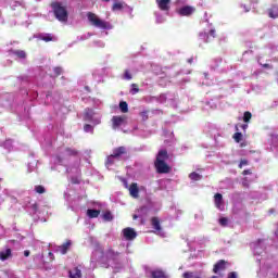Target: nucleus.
I'll return each instance as SVG.
<instances>
[{
    "label": "nucleus",
    "mask_w": 278,
    "mask_h": 278,
    "mask_svg": "<svg viewBox=\"0 0 278 278\" xmlns=\"http://www.w3.org/2000/svg\"><path fill=\"white\" fill-rule=\"evenodd\" d=\"M170 155H168L167 150H160L156 154V159L154 161V168L159 175H168L173 170L170 165L166 163L169 160Z\"/></svg>",
    "instance_id": "obj_1"
},
{
    "label": "nucleus",
    "mask_w": 278,
    "mask_h": 278,
    "mask_svg": "<svg viewBox=\"0 0 278 278\" xmlns=\"http://www.w3.org/2000/svg\"><path fill=\"white\" fill-rule=\"evenodd\" d=\"M52 12L60 23L68 22V11L66 7L62 5V2H52L51 3Z\"/></svg>",
    "instance_id": "obj_2"
},
{
    "label": "nucleus",
    "mask_w": 278,
    "mask_h": 278,
    "mask_svg": "<svg viewBox=\"0 0 278 278\" xmlns=\"http://www.w3.org/2000/svg\"><path fill=\"white\" fill-rule=\"evenodd\" d=\"M87 18L89 23L93 27H98V29H112V24H110V22L99 18V16L92 12L87 13Z\"/></svg>",
    "instance_id": "obj_3"
},
{
    "label": "nucleus",
    "mask_w": 278,
    "mask_h": 278,
    "mask_svg": "<svg viewBox=\"0 0 278 278\" xmlns=\"http://www.w3.org/2000/svg\"><path fill=\"white\" fill-rule=\"evenodd\" d=\"M112 128L118 129V127H123L127 123V116L125 115H115L112 117Z\"/></svg>",
    "instance_id": "obj_4"
},
{
    "label": "nucleus",
    "mask_w": 278,
    "mask_h": 278,
    "mask_svg": "<svg viewBox=\"0 0 278 278\" xmlns=\"http://www.w3.org/2000/svg\"><path fill=\"white\" fill-rule=\"evenodd\" d=\"M197 12V9L194 7L185 5L178 10V14L180 16H192Z\"/></svg>",
    "instance_id": "obj_5"
},
{
    "label": "nucleus",
    "mask_w": 278,
    "mask_h": 278,
    "mask_svg": "<svg viewBox=\"0 0 278 278\" xmlns=\"http://www.w3.org/2000/svg\"><path fill=\"white\" fill-rule=\"evenodd\" d=\"M123 236L126 240H136L138 233L136 232V230H134V228L128 227L123 229Z\"/></svg>",
    "instance_id": "obj_6"
},
{
    "label": "nucleus",
    "mask_w": 278,
    "mask_h": 278,
    "mask_svg": "<svg viewBox=\"0 0 278 278\" xmlns=\"http://www.w3.org/2000/svg\"><path fill=\"white\" fill-rule=\"evenodd\" d=\"M214 203H215V207H217V210H222V211L225 210V201L223 200L222 193H215Z\"/></svg>",
    "instance_id": "obj_7"
},
{
    "label": "nucleus",
    "mask_w": 278,
    "mask_h": 278,
    "mask_svg": "<svg viewBox=\"0 0 278 278\" xmlns=\"http://www.w3.org/2000/svg\"><path fill=\"white\" fill-rule=\"evenodd\" d=\"M156 4L163 12H168L170 10V0H156Z\"/></svg>",
    "instance_id": "obj_8"
},
{
    "label": "nucleus",
    "mask_w": 278,
    "mask_h": 278,
    "mask_svg": "<svg viewBox=\"0 0 278 278\" xmlns=\"http://www.w3.org/2000/svg\"><path fill=\"white\" fill-rule=\"evenodd\" d=\"M126 153H127V148H125V147H118V148H115L114 150H113V153H112V155H113V157H115L116 160H118V157H121V155H126Z\"/></svg>",
    "instance_id": "obj_9"
},
{
    "label": "nucleus",
    "mask_w": 278,
    "mask_h": 278,
    "mask_svg": "<svg viewBox=\"0 0 278 278\" xmlns=\"http://www.w3.org/2000/svg\"><path fill=\"white\" fill-rule=\"evenodd\" d=\"M227 262L225 260H219L213 267V273L217 274L220 270H225L227 267Z\"/></svg>",
    "instance_id": "obj_10"
},
{
    "label": "nucleus",
    "mask_w": 278,
    "mask_h": 278,
    "mask_svg": "<svg viewBox=\"0 0 278 278\" xmlns=\"http://www.w3.org/2000/svg\"><path fill=\"white\" fill-rule=\"evenodd\" d=\"M129 193H130V197H132L134 199H138L139 194H140V189H138V184L132 182L130 185Z\"/></svg>",
    "instance_id": "obj_11"
},
{
    "label": "nucleus",
    "mask_w": 278,
    "mask_h": 278,
    "mask_svg": "<svg viewBox=\"0 0 278 278\" xmlns=\"http://www.w3.org/2000/svg\"><path fill=\"white\" fill-rule=\"evenodd\" d=\"M71 240H67L65 243L62 245H59L56 251H60L61 255H66L68 253V249H71Z\"/></svg>",
    "instance_id": "obj_12"
},
{
    "label": "nucleus",
    "mask_w": 278,
    "mask_h": 278,
    "mask_svg": "<svg viewBox=\"0 0 278 278\" xmlns=\"http://www.w3.org/2000/svg\"><path fill=\"white\" fill-rule=\"evenodd\" d=\"M10 257H12V249L8 248L0 252L1 262H5V261L10 260Z\"/></svg>",
    "instance_id": "obj_13"
},
{
    "label": "nucleus",
    "mask_w": 278,
    "mask_h": 278,
    "mask_svg": "<svg viewBox=\"0 0 278 278\" xmlns=\"http://www.w3.org/2000/svg\"><path fill=\"white\" fill-rule=\"evenodd\" d=\"M150 223L155 231H162V225L160 222V217H151Z\"/></svg>",
    "instance_id": "obj_14"
},
{
    "label": "nucleus",
    "mask_w": 278,
    "mask_h": 278,
    "mask_svg": "<svg viewBox=\"0 0 278 278\" xmlns=\"http://www.w3.org/2000/svg\"><path fill=\"white\" fill-rule=\"evenodd\" d=\"M118 255H121V253L115 252L113 249H109L106 251V258L112 260V262H116L118 260Z\"/></svg>",
    "instance_id": "obj_15"
},
{
    "label": "nucleus",
    "mask_w": 278,
    "mask_h": 278,
    "mask_svg": "<svg viewBox=\"0 0 278 278\" xmlns=\"http://www.w3.org/2000/svg\"><path fill=\"white\" fill-rule=\"evenodd\" d=\"M268 16L269 18H278V4L271 5L268 10Z\"/></svg>",
    "instance_id": "obj_16"
},
{
    "label": "nucleus",
    "mask_w": 278,
    "mask_h": 278,
    "mask_svg": "<svg viewBox=\"0 0 278 278\" xmlns=\"http://www.w3.org/2000/svg\"><path fill=\"white\" fill-rule=\"evenodd\" d=\"M151 277L152 278H168V276H166V273H164V270L162 269H156L151 271Z\"/></svg>",
    "instance_id": "obj_17"
},
{
    "label": "nucleus",
    "mask_w": 278,
    "mask_h": 278,
    "mask_svg": "<svg viewBox=\"0 0 278 278\" xmlns=\"http://www.w3.org/2000/svg\"><path fill=\"white\" fill-rule=\"evenodd\" d=\"M99 214H101V211L99 210H92V208L87 210V216L89 218H99Z\"/></svg>",
    "instance_id": "obj_18"
},
{
    "label": "nucleus",
    "mask_w": 278,
    "mask_h": 278,
    "mask_svg": "<svg viewBox=\"0 0 278 278\" xmlns=\"http://www.w3.org/2000/svg\"><path fill=\"white\" fill-rule=\"evenodd\" d=\"M125 5H127V4H125V2H115L112 5V11L118 12V11L123 10L125 8Z\"/></svg>",
    "instance_id": "obj_19"
},
{
    "label": "nucleus",
    "mask_w": 278,
    "mask_h": 278,
    "mask_svg": "<svg viewBox=\"0 0 278 278\" xmlns=\"http://www.w3.org/2000/svg\"><path fill=\"white\" fill-rule=\"evenodd\" d=\"M13 55H16L20 60H25V58H27V52H25V50H14Z\"/></svg>",
    "instance_id": "obj_20"
},
{
    "label": "nucleus",
    "mask_w": 278,
    "mask_h": 278,
    "mask_svg": "<svg viewBox=\"0 0 278 278\" xmlns=\"http://www.w3.org/2000/svg\"><path fill=\"white\" fill-rule=\"evenodd\" d=\"M70 278H81V269L79 267L74 268V274L73 271H68Z\"/></svg>",
    "instance_id": "obj_21"
},
{
    "label": "nucleus",
    "mask_w": 278,
    "mask_h": 278,
    "mask_svg": "<svg viewBox=\"0 0 278 278\" xmlns=\"http://www.w3.org/2000/svg\"><path fill=\"white\" fill-rule=\"evenodd\" d=\"M119 110L123 114H127L129 112V104L126 101L119 102Z\"/></svg>",
    "instance_id": "obj_22"
},
{
    "label": "nucleus",
    "mask_w": 278,
    "mask_h": 278,
    "mask_svg": "<svg viewBox=\"0 0 278 278\" xmlns=\"http://www.w3.org/2000/svg\"><path fill=\"white\" fill-rule=\"evenodd\" d=\"M65 153L66 155H68L70 157H75L77 156L78 152L75 149L72 148H65Z\"/></svg>",
    "instance_id": "obj_23"
},
{
    "label": "nucleus",
    "mask_w": 278,
    "mask_h": 278,
    "mask_svg": "<svg viewBox=\"0 0 278 278\" xmlns=\"http://www.w3.org/2000/svg\"><path fill=\"white\" fill-rule=\"evenodd\" d=\"M251 118H253V114H251V112H249V111H245L244 114H243V122L244 123H250Z\"/></svg>",
    "instance_id": "obj_24"
},
{
    "label": "nucleus",
    "mask_w": 278,
    "mask_h": 278,
    "mask_svg": "<svg viewBox=\"0 0 278 278\" xmlns=\"http://www.w3.org/2000/svg\"><path fill=\"white\" fill-rule=\"evenodd\" d=\"M40 40H43V42H51L53 40V36H51V34L41 35Z\"/></svg>",
    "instance_id": "obj_25"
},
{
    "label": "nucleus",
    "mask_w": 278,
    "mask_h": 278,
    "mask_svg": "<svg viewBox=\"0 0 278 278\" xmlns=\"http://www.w3.org/2000/svg\"><path fill=\"white\" fill-rule=\"evenodd\" d=\"M35 192H37V194H45L47 192V190L45 189V187L42 185H38L35 187Z\"/></svg>",
    "instance_id": "obj_26"
},
{
    "label": "nucleus",
    "mask_w": 278,
    "mask_h": 278,
    "mask_svg": "<svg viewBox=\"0 0 278 278\" xmlns=\"http://www.w3.org/2000/svg\"><path fill=\"white\" fill-rule=\"evenodd\" d=\"M103 219L106 220L108 223H110L111 220H114V216L112 215V213L110 211H108L103 214Z\"/></svg>",
    "instance_id": "obj_27"
},
{
    "label": "nucleus",
    "mask_w": 278,
    "mask_h": 278,
    "mask_svg": "<svg viewBox=\"0 0 278 278\" xmlns=\"http://www.w3.org/2000/svg\"><path fill=\"white\" fill-rule=\"evenodd\" d=\"M189 179H192V181H199L201 179V175L197 172H193L189 175Z\"/></svg>",
    "instance_id": "obj_28"
},
{
    "label": "nucleus",
    "mask_w": 278,
    "mask_h": 278,
    "mask_svg": "<svg viewBox=\"0 0 278 278\" xmlns=\"http://www.w3.org/2000/svg\"><path fill=\"white\" fill-rule=\"evenodd\" d=\"M138 92H140L138 84H131L130 94H138Z\"/></svg>",
    "instance_id": "obj_29"
},
{
    "label": "nucleus",
    "mask_w": 278,
    "mask_h": 278,
    "mask_svg": "<svg viewBox=\"0 0 278 278\" xmlns=\"http://www.w3.org/2000/svg\"><path fill=\"white\" fill-rule=\"evenodd\" d=\"M53 73L54 75L52 77H60V75H62L63 71H62V67L60 66H56V67H53Z\"/></svg>",
    "instance_id": "obj_30"
},
{
    "label": "nucleus",
    "mask_w": 278,
    "mask_h": 278,
    "mask_svg": "<svg viewBox=\"0 0 278 278\" xmlns=\"http://www.w3.org/2000/svg\"><path fill=\"white\" fill-rule=\"evenodd\" d=\"M232 138L237 143L242 142V132H235Z\"/></svg>",
    "instance_id": "obj_31"
},
{
    "label": "nucleus",
    "mask_w": 278,
    "mask_h": 278,
    "mask_svg": "<svg viewBox=\"0 0 278 278\" xmlns=\"http://www.w3.org/2000/svg\"><path fill=\"white\" fill-rule=\"evenodd\" d=\"M124 79H127L128 81L134 79V76H131V73L129 72V70H126L124 72Z\"/></svg>",
    "instance_id": "obj_32"
},
{
    "label": "nucleus",
    "mask_w": 278,
    "mask_h": 278,
    "mask_svg": "<svg viewBox=\"0 0 278 278\" xmlns=\"http://www.w3.org/2000/svg\"><path fill=\"white\" fill-rule=\"evenodd\" d=\"M114 159H116L114 156V154H111V155L108 156V159H106L108 166H112V164H114Z\"/></svg>",
    "instance_id": "obj_33"
},
{
    "label": "nucleus",
    "mask_w": 278,
    "mask_h": 278,
    "mask_svg": "<svg viewBox=\"0 0 278 278\" xmlns=\"http://www.w3.org/2000/svg\"><path fill=\"white\" fill-rule=\"evenodd\" d=\"M228 223H229V219H227V217L219 218V225L222 227H227Z\"/></svg>",
    "instance_id": "obj_34"
},
{
    "label": "nucleus",
    "mask_w": 278,
    "mask_h": 278,
    "mask_svg": "<svg viewBox=\"0 0 278 278\" xmlns=\"http://www.w3.org/2000/svg\"><path fill=\"white\" fill-rule=\"evenodd\" d=\"M142 121H149V111H142L140 113Z\"/></svg>",
    "instance_id": "obj_35"
},
{
    "label": "nucleus",
    "mask_w": 278,
    "mask_h": 278,
    "mask_svg": "<svg viewBox=\"0 0 278 278\" xmlns=\"http://www.w3.org/2000/svg\"><path fill=\"white\" fill-rule=\"evenodd\" d=\"M243 166H249V161L245 159H242L239 163V168H243Z\"/></svg>",
    "instance_id": "obj_36"
},
{
    "label": "nucleus",
    "mask_w": 278,
    "mask_h": 278,
    "mask_svg": "<svg viewBox=\"0 0 278 278\" xmlns=\"http://www.w3.org/2000/svg\"><path fill=\"white\" fill-rule=\"evenodd\" d=\"M241 8H243L244 12H251V5L242 4Z\"/></svg>",
    "instance_id": "obj_37"
},
{
    "label": "nucleus",
    "mask_w": 278,
    "mask_h": 278,
    "mask_svg": "<svg viewBox=\"0 0 278 278\" xmlns=\"http://www.w3.org/2000/svg\"><path fill=\"white\" fill-rule=\"evenodd\" d=\"M228 278H238V273H236V271L229 273Z\"/></svg>",
    "instance_id": "obj_38"
},
{
    "label": "nucleus",
    "mask_w": 278,
    "mask_h": 278,
    "mask_svg": "<svg viewBox=\"0 0 278 278\" xmlns=\"http://www.w3.org/2000/svg\"><path fill=\"white\" fill-rule=\"evenodd\" d=\"M84 130H85V131H90V130H92V126L89 125V124H86V125L84 126Z\"/></svg>",
    "instance_id": "obj_39"
},
{
    "label": "nucleus",
    "mask_w": 278,
    "mask_h": 278,
    "mask_svg": "<svg viewBox=\"0 0 278 278\" xmlns=\"http://www.w3.org/2000/svg\"><path fill=\"white\" fill-rule=\"evenodd\" d=\"M242 186L243 188H249V180L247 178H243Z\"/></svg>",
    "instance_id": "obj_40"
},
{
    "label": "nucleus",
    "mask_w": 278,
    "mask_h": 278,
    "mask_svg": "<svg viewBox=\"0 0 278 278\" xmlns=\"http://www.w3.org/2000/svg\"><path fill=\"white\" fill-rule=\"evenodd\" d=\"M182 277L184 278H192V273H190V271L184 273Z\"/></svg>",
    "instance_id": "obj_41"
},
{
    "label": "nucleus",
    "mask_w": 278,
    "mask_h": 278,
    "mask_svg": "<svg viewBox=\"0 0 278 278\" xmlns=\"http://www.w3.org/2000/svg\"><path fill=\"white\" fill-rule=\"evenodd\" d=\"M242 175H253V172H251V169H244Z\"/></svg>",
    "instance_id": "obj_42"
},
{
    "label": "nucleus",
    "mask_w": 278,
    "mask_h": 278,
    "mask_svg": "<svg viewBox=\"0 0 278 278\" xmlns=\"http://www.w3.org/2000/svg\"><path fill=\"white\" fill-rule=\"evenodd\" d=\"M210 36H212L213 38H216V30L215 29H211L210 30Z\"/></svg>",
    "instance_id": "obj_43"
},
{
    "label": "nucleus",
    "mask_w": 278,
    "mask_h": 278,
    "mask_svg": "<svg viewBox=\"0 0 278 278\" xmlns=\"http://www.w3.org/2000/svg\"><path fill=\"white\" fill-rule=\"evenodd\" d=\"M241 129H243V131H247V129H249V125L242 124V125H241Z\"/></svg>",
    "instance_id": "obj_44"
},
{
    "label": "nucleus",
    "mask_w": 278,
    "mask_h": 278,
    "mask_svg": "<svg viewBox=\"0 0 278 278\" xmlns=\"http://www.w3.org/2000/svg\"><path fill=\"white\" fill-rule=\"evenodd\" d=\"M30 253H31V252H29V250H25V251H24L25 257H29Z\"/></svg>",
    "instance_id": "obj_45"
},
{
    "label": "nucleus",
    "mask_w": 278,
    "mask_h": 278,
    "mask_svg": "<svg viewBox=\"0 0 278 278\" xmlns=\"http://www.w3.org/2000/svg\"><path fill=\"white\" fill-rule=\"evenodd\" d=\"M48 255H49V257H50L51 260H55V256L53 255V252H49Z\"/></svg>",
    "instance_id": "obj_46"
},
{
    "label": "nucleus",
    "mask_w": 278,
    "mask_h": 278,
    "mask_svg": "<svg viewBox=\"0 0 278 278\" xmlns=\"http://www.w3.org/2000/svg\"><path fill=\"white\" fill-rule=\"evenodd\" d=\"M188 62H189V64H192V62H194V59L191 58L188 60Z\"/></svg>",
    "instance_id": "obj_47"
},
{
    "label": "nucleus",
    "mask_w": 278,
    "mask_h": 278,
    "mask_svg": "<svg viewBox=\"0 0 278 278\" xmlns=\"http://www.w3.org/2000/svg\"><path fill=\"white\" fill-rule=\"evenodd\" d=\"M132 218H134V220H137L138 215H134Z\"/></svg>",
    "instance_id": "obj_48"
},
{
    "label": "nucleus",
    "mask_w": 278,
    "mask_h": 278,
    "mask_svg": "<svg viewBox=\"0 0 278 278\" xmlns=\"http://www.w3.org/2000/svg\"><path fill=\"white\" fill-rule=\"evenodd\" d=\"M264 67H265V68H268V64H265Z\"/></svg>",
    "instance_id": "obj_49"
},
{
    "label": "nucleus",
    "mask_w": 278,
    "mask_h": 278,
    "mask_svg": "<svg viewBox=\"0 0 278 278\" xmlns=\"http://www.w3.org/2000/svg\"><path fill=\"white\" fill-rule=\"evenodd\" d=\"M236 131H238V126H236Z\"/></svg>",
    "instance_id": "obj_50"
}]
</instances>
